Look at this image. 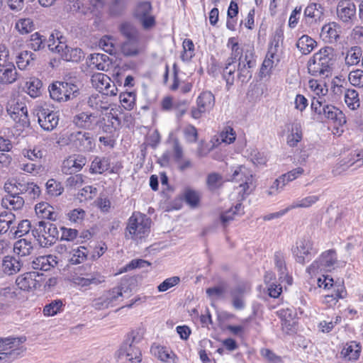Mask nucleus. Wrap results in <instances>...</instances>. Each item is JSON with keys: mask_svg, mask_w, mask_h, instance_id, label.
Listing matches in <instances>:
<instances>
[{"mask_svg": "<svg viewBox=\"0 0 363 363\" xmlns=\"http://www.w3.org/2000/svg\"><path fill=\"white\" fill-rule=\"evenodd\" d=\"M81 86L79 81L69 78L64 82H52L50 84L48 91L52 99L57 102H65L77 97L80 94Z\"/></svg>", "mask_w": 363, "mask_h": 363, "instance_id": "1", "label": "nucleus"}, {"mask_svg": "<svg viewBox=\"0 0 363 363\" xmlns=\"http://www.w3.org/2000/svg\"><path fill=\"white\" fill-rule=\"evenodd\" d=\"M143 338L142 333L138 330H133L127 335L118 350L119 358L123 360V363L141 362L142 353L138 345Z\"/></svg>", "mask_w": 363, "mask_h": 363, "instance_id": "2", "label": "nucleus"}, {"mask_svg": "<svg viewBox=\"0 0 363 363\" xmlns=\"http://www.w3.org/2000/svg\"><path fill=\"white\" fill-rule=\"evenodd\" d=\"M6 192L13 194H24L25 200L32 201L40 196V187L34 182H26L23 179H11L4 184Z\"/></svg>", "mask_w": 363, "mask_h": 363, "instance_id": "3", "label": "nucleus"}, {"mask_svg": "<svg viewBox=\"0 0 363 363\" xmlns=\"http://www.w3.org/2000/svg\"><path fill=\"white\" fill-rule=\"evenodd\" d=\"M32 234L43 247H48L59 239L60 233L55 224L41 220L36 223Z\"/></svg>", "mask_w": 363, "mask_h": 363, "instance_id": "4", "label": "nucleus"}, {"mask_svg": "<svg viewBox=\"0 0 363 363\" xmlns=\"http://www.w3.org/2000/svg\"><path fill=\"white\" fill-rule=\"evenodd\" d=\"M153 7L149 1H140L135 5L133 17L138 21L144 30H148L156 25V18L152 14Z\"/></svg>", "mask_w": 363, "mask_h": 363, "instance_id": "5", "label": "nucleus"}, {"mask_svg": "<svg viewBox=\"0 0 363 363\" xmlns=\"http://www.w3.org/2000/svg\"><path fill=\"white\" fill-rule=\"evenodd\" d=\"M26 340L25 336L1 338L0 344L5 345L2 348L0 347V361L11 362L20 356L24 351L22 344Z\"/></svg>", "mask_w": 363, "mask_h": 363, "instance_id": "6", "label": "nucleus"}, {"mask_svg": "<svg viewBox=\"0 0 363 363\" xmlns=\"http://www.w3.org/2000/svg\"><path fill=\"white\" fill-rule=\"evenodd\" d=\"M150 222L145 216L133 213L128 219L126 231L132 238L141 239L150 232Z\"/></svg>", "mask_w": 363, "mask_h": 363, "instance_id": "7", "label": "nucleus"}, {"mask_svg": "<svg viewBox=\"0 0 363 363\" xmlns=\"http://www.w3.org/2000/svg\"><path fill=\"white\" fill-rule=\"evenodd\" d=\"M125 288V284L122 282L120 286L105 291L100 297L92 301L91 306L96 310L100 311L113 306L118 298L123 296L124 293H126L127 289Z\"/></svg>", "mask_w": 363, "mask_h": 363, "instance_id": "8", "label": "nucleus"}, {"mask_svg": "<svg viewBox=\"0 0 363 363\" xmlns=\"http://www.w3.org/2000/svg\"><path fill=\"white\" fill-rule=\"evenodd\" d=\"M337 262V253L335 250H328L323 252L320 257L315 259L306 269L309 274H315L320 272L331 271L335 268Z\"/></svg>", "mask_w": 363, "mask_h": 363, "instance_id": "9", "label": "nucleus"}, {"mask_svg": "<svg viewBox=\"0 0 363 363\" xmlns=\"http://www.w3.org/2000/svg\"><path fill=\"white\" fill-rule=\"evenodd\" d=\"M38 122L40 126L46 131H52L59 123L57 111L51 109L48 105L38 106L36 110Z\"/></svg>", "mask_w": 363, "mask_h": 363, "instance_id": "10", "label": "nucleus"}, {"mask_svg": "<svg viewBox=\"0 0 363 363\" xmlns=\"http://www.w3.org/2000/svg\"><path fill=\"white\" fill-rule=\"evenodd\" d=\"M296 261L301 264L310 262L318 251L313 247V242L309 239L302 238L296 242V247L292 250Z\"/></svg>", "mask_w": 363, "mask_h": 363, "instance_id": "11", "label": "nucleus"}, {"mask_svg": "<svg viewBox=\"0 0 363 363\" xmlns=\"http://www.w3.org/2000/svg\"><path fill=\"white\" fill-rule=\"evenodd\" d=\"M69 140L79 151L82 152L92 151L96 146L94 137L88 132H73L69 135Z\"/></svg>", "mask_w": 363, "mask_h": 363, "instance_id": "12", "label": "nucleus"}, {"mask_svg": "<svg viewBox=\"0 0 363 363\" xmlns=\"http://www.w3.org/2000/svg\"><path fill=\"white\" fill-rule=\"evenodd\" d=\"M333 62L331 59L319 55H313V58L308 61V68L309 72L315 77H328L332 72Z\"/></svg>", "mask_w": 363, "mask_h": 363, "instance_id": "13", "label": "nucleus"}, {"mask_svg": "<svg viewBox=\"0 0 363 363\" xmlns=\"http://www.w3.org/2000/svg\"><path fill=\"white\" fill-rule=\"evenodd\" d=\"M232 180L235 182L242 181L239 185L240 191L242 199H244L246 196L249 195L252 189V175L250 174L247 169L243 167H239L233 172L232 174Z\"/></svg>", "mask_w": 363, "mask_h": 363, "instance_id": "14", "label": "nucleus"}, {"mask_svg": "<svg viewBox=\"0 0 363 363\" xmlns=\"http://www.w3.org/2000/svg\"><path fill=\"white\" fill-rule=\"evenodd\" d=\"M72 123L78 128L94 130L99 121L95 113L81 112L73 116Z\"/></svg>", "mask_w": 363, "mask_h": 363, "instance_id": "15", "label": "nucleus"}, {"mask_svg": "<svg viewBox=\"0 0 363 363\" xmlns=\"http://www.w3.org/2000/svg\"><path fill=\"white\" fill-rule=\"evenodd\" d=\"M357 9L351 0H341L337 7V15L345 23H352L356 19Z\"/></svg>", "mask_w": 363, "mask_h": 363, "instance_id": "16", "label": "nucleus"}, {"mask_svg": "<svg viewBox=\"0 0 363 363\" xmlns=\"http://www.w3.org/2000/svg\"><path fill=\"white\" fill-rule=\"evenodd\" d=\"M363 164V149L359 152H355L350 156L342 159L335 166L333 172L335 174H340L346 171L349 167L355 166L354 169Z\"/></svg>", "mask_w": 363, "mask_h": 363, "instance_id": "17", "label": "nucleus"}, {"mask_svg": "<svg viewBox=\"0 0 363 363\" xmlns=\"http://www.w3.org/2000/svg\"><path fill=\"white\" fill-rule=\"evenodd\" d=\"M84 275L82 274L74 277L73 282L85 290L89 289L91 285L98 286L105 281V277L99 272L87 273Z\"/></svg>", "mask_w": 363, "mask_h": 363, "instance_id": "18", "label": "nucleus"}, {"mask_svg": "<svg viewBox=\"0 0 363 363\" xmlns=\"http://www.w3.org/2000/svg\"><path fill=\"white\" fill-rule=\"evenodd\" d=\"M322 118L330 120L337 125H343L346 123V117L343 112L336 106L327 104L322 108L320 115Z\"/></svg>", "mask_w": 363, "mask_h": 363, "instance_id": "19", "label": "nucleus"}, {"mask_svg": "<svg viewBox=\"0 0 363 363\" xmlns=\"http://www.w3.org/2000/svg\"><path fill=\"white\" fill-rule=\"evenodd\" d=\"M247 292V287L245 284H239L230 289L232 305L235 309L241 311L245 308V296Z\"/></svg>", "mask_w": 363, "mask_h": 363, "instance_id": "20", "label": "nucleus"}, {"mask_svg": "<svg viewBox=\"0 0 363 363\" xmlns=\"http://www.w3.org/2000/svg\"><path fill=\"white\" fill-rule=\"evenodd\" d=\"M99 121L98 126L107 134H113L121 126L120 118L112 113H106L104 117L99 118Z\"/></svg>", "mask_w": 363, "mask_h": 363, "instance_id": "21", "label": "nucleus"}, {"mask_svg": "<svg viewBox=\"0 0 363 363\" xmlns=\"http://www.w3.org/2000/svg\"><path fill=\"white\" fill-rule=\"evenodd\" d=\"M324 7L317 3H311L304 10L307 23L312 24L320 22L324 18Z\"/></svg>", "mask_w": 363, "mask_h": 363, "instance_id": "22", "label": "nucleus"}, {"mask_svg": "<svg viewBox=\"0 0 363 363\" xmlns=\"http://www.w3.org/2000/svg\"><path fill=\"white\" fill-rule=\"evenodd\" d=\"M277 313L281 320V325L284 328L288 331L294 330L297 313L294 308H281Z\"/></svg>", "mask_w": 363, "mask_h": 363, "instance_id": "23", "label": "nucleus"}, {"mask_svg": "<svg viewBox=\"0 0 363 363\" xmlns=\"http://www.w3.org/2000/svg\"><path fill=\"white\" fill-rule=\"evenodd\" d=\"M279 47V42L275 41L274 45V42L272 43L271 45L269 48L267 56L264 60L262 62V67L260 68V76L265 77L267 74L270 73L271 69L273 67L274 59L277 56V49Z\"/></svg>", "mask_w": 363, "mask_h": 363, "instance_id": "24", "label": "nucleus"}, {"mask_svg": "<svg viewBox=\"0 0 363 363\" xmlns=\"http://www.w3.org/2000/svg\"><path fill=\"white\" fill-rule=\"evenodd\" d=\"M23 262L14 256H5L2 261V270L7 275L18 273L23 267Z\"/></svg>", "mask_w": 363, "mask_h": 363, "instance_id": "25", "label": "nucleus"}, {"mask_svg": "<svg viewBox=\"0 0 363 363\" xmlns=\"http://www.w3.org/2000/svg\"><path fill=\"white\" fill-rule=\"evenodd\" d=\"M340 26L335 22H330L322 27L320 36L323 40L334 43L340 38Z\"/></svg>", "mask_w": 363, "mask_h": 363, "instance_id": "26", "label": "nucleus"}, {"mask_svg": "<svg viewBox=\"0 0 363 363\" xmlns=\"http://www.w3.org/2000/svg\"><path fill=\"white\" fill-rule=\"evenodd\" d=\"M36 272H27L17 277L16 284L18 288L23 291H29L35 289L38 285L36 280Z\"/></svg>", "mask_w": 363, "mask_h": 363, "instance_id": "27", "label": "nucleus"}, {"mask_svg": "<svg viewBox=\"0 0 363 363\" xmlns=\"http://www.w3.org/2000/svg\"><path fill=\"white\" fill-rule=\"evenodd\" d=\"M237 71V64L226 61L222 67V77L226 82V89L230 90L234 84L235 79V72Z\"/></svg>", "mask_w": 363, "mask_h": 363, "instance_id": "28", "label": "nucleus"}, {"mask_svg": "<svg viewBox=\"0 0 363 363\" xmlns=\"http://www.w3.org/2000/svg\"><path fill=\"white\" fill-rule=\"evenodd\" d=\"M0 78L3 84H10L14 83L18 79V72L15 65L13 63L6 64L0 69Z\"/></svg>", "mask_w": 363, "mask_h": 363, "instance_id": "29", "label": "nucleus"}, {"mask_svg": "<svg viewBox=\"0 0 363 363\" xmlns=\"http://www.w3.org/2000/svg\"><path fill=\"white\" fill-rule=\"evenodd\" d=\"M33 251V244L27 239H20L14 243L13 252L19 259L29 256Z\"/></svg>", "mask_w": 363, "mask_h": 363, "instance_id": "30", "label": "nucleus"}, {"mask_svg": "<svg viewBox=\"0 0 363 363\" xmlns=\"http://www.w3.org/2000/svg\"><path fill=\"white\" fill-rule=\"evenodd\" d=\"M6 193L8 194L2 199V205L4 207L19 210L23 206L25 203L24 198L21 196L20 194H13L11 192Z\"/></svg>", "mask_w": 363, "mask_h": 363, "instance_id": "31", "label": "nucleus"}, {"mask_svg": "<svg viewBox=\"0 0 363 363\" xmlns=\"http://www.w3.org/2000/svg\"><path fill=\"white\" fill-rule=\"evenodd\" d=\"M35 210L39 216L49 220H56L58 216V213L55 211L54 208L46 202L36 204Z\"/></svg>", "mask_w": 363, "mask_h": 363, "instance_id": "32", "label": "nucleus"}, {"mask_svg": "<svg viewBox=\"0 0 363 363\" xmlns=\"http://www.w3.org/2000/svg\"><path fill=\"white\" fill-rule=\"evenodd\" d=\"M90 60L91 64L94 65L99 70L107 71L111 65V60L109 57L102 53L91 55Z\"/></svg>", "mask_w": 363, "mask_h": 363, "instance_id": "33", "label": "nucleus"}, {"mask_svg": "<svg viewBox=\"0 0 363 363\" xmlns=\"http://www.w3.org/2000/svg\"><path fill=\"white\" fill-rule=\"evenodd\" d=\"M196 104L206 112L210 111L215 104L214 95L208 91L201 92L196 99Z\"/></svg>", "mask_w": 363, "mask_h": 363, "instance_id": "34", "label": "nucleus"}, {"mask_svg": "<svg viewBox=\"0 0 363 363\" xmlns=\"http://www.w3.org/2000/svg\"><path fill=\"white\" fill-rule=\"evenodd\" d=\"M360 352L361 347L359 344L357 343L355 341H352L344 347L341 354L345 359L350 361H355L359 358Z\"/></svg>", "mask_w": 363, "mask_h": 363, "instance_id": "35", "label": "nucleus"}, {"mask_svg": "<svg viewBox=\"0 0 363 363\" xmlns=\"http://www.w3.org/2000/svg\"><path fill=\"white\" fill-rule=\"evenodd\" d=\"M274 262L280 279H285L288 276V269L285 261V255L281 251H277L274 255Z\"/></svg>", "mask_w": 363, "mask_h": 363, "instance_id": "36", "label": "nucleus"}, {"mask_svg": "<svg viewBox=\"0 0 363 363\" xmlns=\"http://www.w3.org/2000/svg\"><path fill=\"white\" fill-rule=\"evenodd\" d=\"M316 45L315 40L307 35H302L296 43V47L303 55L312 52Z\"/></svg>", "mask_w": 363, "mask_h": 363, "instance_id": "37", "label": "nucleus"}, {"mask_svg": "<svg viewBox=\"0 0 363 363\" xmlns=\"http://www.w3.org/2000/svg\"><path fill=\"white\" fill-rule=\"evenodd\" d=\"M150 352L152 355L162 362H166L169 359H172V362L176 363L175 359H177L174 354L171 355V354L169 353L167 347L157 344H153L151 346Z\"/></svg>", "mask_w": 363, "mask_h": 363, "instance_id": "38", "label": "nucleus"}, {"mask_svg": "<svg viewBox=\"0 0 363 363\" xmlns=\"http://www.w3.org/2000/svg\"><path fill=\"white\" fill-rule=\"evenodd\" d=\"M228 286L226 282H220L219 284L206 289V294L213 298L224 299L226 297Z\"/></svg>", "mask_w": 363, "mask_h": 363, "instance_id": "39", "label": "nucleus"}, {"mask_svg": "<svg viewBox=\"0 0 363 363\" xmlns=\"http://www.w3.org/2000/svg\"><path fill=\"white\" fill-rule=\"evenodd\" d=\"M362 57V50L359 46H354L350 48L346 54L345 60L348 66L357 65Z\"/></svg>", "mask_w": 363, "mask_h": 363, "instance_id": "40", "label": "nucleus"}, {"mask_svg": "<svg viewBox=\"0 0 363 363\" xmlns=\"http://www.w3.org/2000/svg\"><path fill=\"white\" fill-rule=\"evenodd\" d=\"M243 207L241 203H237L234 207L221 213L220 218L223 225H226L229 221L234 218L235 215H242L244 213Z\"/></svg>", "mask_w": 363, "mask_h": 363, "instance_id": "41", "label": "nucleus"}, {"mask_svg": "<svg viewBox=\"0 0 363 363\" xmlns=\"http://www.w3.org/2000/svg\"><path fill=\"white\" fill-rule=\"evenodd\" d=\"M35 59V55L30 51H22L16 56V65L18 69L24 70Z\"/></svg>", "mask_w": 363, "mask_h": 363, "instance_id": "42", "label": "nucleus"}, {"mask_svg": "<svg viewBox=\"0 0 363 363\" xmlns=\"http://www.w3.org/2000/svg\"><path fill=\"white\" fill-rule=\"evenodd\" d=\"M110 163L108 159L106 157H96L91 164L90 170L94 174H102L109 168Z\"/></svg>", "mask_w": 363, "mask_h": 363, "instance_id": "43", "label": "nucleus"}, {"mask_svg": "<svg viewBox=\"0 0 363 363\" xmlns=\"http://www.w3.org/2000/svg\"><path fill=\"white\" fill-rule=\"evenodd\" d=\"M302 129L299 123H294L291 125V133L288 135L287 143L291 147H295L302 139Z\"/></svg>", "mask_w": 363, "mask_h": 363, "instance_id": "44", "label": "nucleus"}, {"mask_svg": "<svg viewBox=\"0 0 363 363\" xmlns=\"http://www.w3.org/2000/svg\"><path fill=\"white\" fill-rule=\"evenodd\" d=\"M223 177L216 172H212L207 175L206 186L210 191H215L223 186Z\"/></svg>", "mask_w": 363, "mask_h": 363, "instance_id": "45", "label": "nucleus"}, {"mask_svg": "<svg viewBox=\"0 0 363 363\" xmlns=\"http://www.w3.org/2000/svg\"><path fill=\"white\" fill-rule=\"evenodd\" d=\"M43 83L38 78L33 77L29 79L26 84V88L27 89V93L32 98H36L40 95V89L42 88Z\"/></svg>", "mask_w": 363, "mask_h": 363, "instance_id": "46", "label": "nucleus"}, {"mask_svg": "<svg viewBox=\"0 0 363 363\" xmlns=\"http://www.w3.org/2000/svg\"><path fill=\"white\" fill-rule=\"evenodd\" d=\"M253 68H249L245 62H239L237 64V77L242 83H247L252 77Z\"/></svg>", "mask_w": 363, "mask_h": 363, "instance_id": "47", "label": "nucleus"}, {"mask_svg": "<svg viewBox=\"0 0 363 363\" xmlns=\"http://www.w3.org/2000/svg\"><path fill=\"white\" fill-rule=\"evenodd\" d=\"M182 196L184 201L191 208L196 207L199 203L200 196L199 192L195 190L186 188Z\"/></svg>", "mask_w": 363, "mask_h": 363, "instance_id": "48", "label": "nucleus"}, {"mask_svg": "<svg viewBox=\"0 0 363 363\" xmlns=\"http://www.w3.org/2000/svg\"><path fill=\"white\" fill-rule=\"evenodd\" d=\"M85 164L86 159L84 157L81 156L75 159L70 158L64 162L62 170L65 173L67 174V172L65 171V168L68 167L69 169H72V171L69 172V174H72L73 172L79 171L85 165Z\"/></svg>", "mask_w": 363, "mask_h": 363, "instance_id": "49", "label": "nucleus"}, {"mask_svg": "<svg viewBox=\"0 0 363 363\" xmlns=\"http://www.w3.org/2000/svg\"><path fill=\"white\" fill-rule=\"evenodd\" d=\"M345 101L351 110H356L359 106L358 92L354 89H347L345 94Z\"/></svg>", "mask_w": 363, "mask_h": 363, "instance_id": "50", "label": "nucleus"}, {"mask_svg": "<svg viewBox=\"0 0 363 363\" xmlns=\"http://www.w3.org/2000/svg\"><path fill=\"white\" fill-rule=\"evenodd\" d=\"M120 102L122 106L128 111L133 108L135 101V94L133 91H125L120 94Z\"/></svg>", "mask_w": 363, "mask_h": 363, "instance_id": "51", "label": "nucleus"}, {"mask_svg": "<svg viewBox=\"0 0 363 363\" xmlns=\"http://www.w3.org/2000/svg\"><path fill=\"white\" fill-rule=\"evenodd\" d=\"M320 199V196L312 195L306 196L300 200H297L289 206V208L294 209L296 208H308L315 203Z\"/></svg>", "mask_w": 363, "mask_h": 363, "instance_id": "52", "label": "nucleus"}, {"mask_svg": "<svg viewBox=\"0 0 363 363\" xmlns=\"http://www.w3.org/2000/svg\"><path fill=\"white\" fill-rule=\"evenodd\" d=\"M121 34L125 36L129 42H136L138 40L137 30L129 23H124L121 26Z\"/></svg>", "mask_w": 363, "mask_h": 363, "instance_id": "53", "label": "nucleus"}, {"mask_svg": "<svg viewBox=\"0 0 363 363\" xmlns=\"http://www.w3.org/2000/svg\"><path fill=\"white\" fill-rule=\"evenodd\" d=\"M47 193L51 196H58L64 191V188L60 182L50 179L46 182Z\"/></svg>", "mask_w": 363, "mask_h": 363, "instance_id": "54", "label": "nucleus"}, {"mask_svg": "<svg viewBox=\"0 0 363 363\" xmlns=\"http://www.w3.org/2000/svg\"><path fill=\"white\" fill-rule=\"evenodd\" d=\"M62 307L63 303L61 300H54L45 306L43 308V313L45 316H53L60 313L62 311Z\"/></svg>", "mask_w": 363, "mask_h": 363, "instance_id": "55", "label": "nucleus"}, {"mask_svg": "<svg viewBox=\"0 0 363 363\" xmlns=\"http://www.w3.org/2000/svg\"><path fill=\"white\" fill-rule=\"evenodd\" d=\"M46 38L36 32L30 35L29 48L34 51L43 49L45 47Z\"/></svg>", "mask_w": 363, "mask_h": 363, "instance_id": "56", "label": "nucleus"}, {"mask_svg": "<svg viewBox=\"0 0 363 363\" xmlns=\"http://www.w3.org/2000/svg\"><path fill=\"white\" fill-rule=\"evenodd\" d=\"M87 249L84 247H80L77 250L73 251V254L69 259L71 264H78L84 262L86 259Z\"/></svg>", "mask_w": 363, "mask_h": 363, "instance_id": "57", "label": "nucleus"}, {"mask_svg": "<svg viewBox=\"0 0 363 363\" xmlns=\"http://www.w3.org/2000/svg\"><path fill=\"white\" fill-rule=\"evenodd\" d=\"M230 56L226 61L238 64L239 62H243V50L239 46L238 43H234L230 48Z\"/></svg>", "mask_w": 363, "mask_h": 363, "instance_id": "58", "label": "nucleus"}, {"mask_svg": "<svg viewBox=\"0 0 363 363\" xmlns=\"http://www.w3.org/2000/svg\"><path fill=\"white\" fill-rule=\"evenodd\" d=\"M9 114L16 123H19L23 128L28 127L30 124L28 113L20 114L19 111H16V108L13 111L11 108L7 109Z\"/></svg>", "mask_w": 363, "mask_h": 363, "instance_id": "59", "label": "nucleus"}, {"mask_svg": "<svg viewBox=\"0 0 363 363\" xmlns=\"http://www.w3.org/2000/svg\"><path fill=\"white\" fill-rule=\"evenodd\" d=\"M350 84L356 87H363V70L355 69L351 71L348 76Z\"/></svg>", "mask_w": 363, "mask_h": 363, "instance_id": "60", "label": "nucleus"}, {"mask_svg": "<svg viewBox=\"0 0 363 363\" xmlns=\"http://www.w3.org/2000/svg\"><path fill=\"white\" fill-rule=\"evenodd\" d=\"M33 22L30 18L20 19L16 23V28L21 34H26L31 32L33 30Z\"/></svg>", "mask_w": 363, "mask_h": 363, "instance_id": "61", "label": "nucleus"}, {"mask_svg": "<svg viewBox=\"0 0 363 363\" xmlns=\"http://www.w3.org/2000/svg\"><path fill=\"white\" fill-rule=\"evenodd\" d=\"M150 263L143 259H135L131 260L128 264H127L121 270V273L125 272L131 269H134L136 268H146L150 266Z\"/></svg>", "mask_w": 363, "mask_h": 363, "instance_id": "62", "label": "nucleus"}, {"mask_svg": "<svg viewBox=\"0 0 363 363\" xmlns=\"http://www.w3.org/2000/svg\"><path fill=\"white\" fill-rule=\"evenodd\" d=\"M184 52L181 58L183 61L190 60L194 56V45L190 39H185L183 42Z\"/></svg>", "mask_w": 363, "mask_h": 363, "instance_id": "63", "label": "nucleus"}, {"mask_svg": "<svg viewBox=\"0 0 363 363\" xmlns=\"http://www.w3.org/2000/svg\"><path fill=\"white\" fill-rule=\"evenodd\" d=\"M31 229V224L28 220H21L16 228L13 230V235L14 237L21 238L29 233Z\"/></svg>", "mask_w": 363, "mask_h": 363, "instance_id": "64", "label": "nucleus"}]
</instances>
